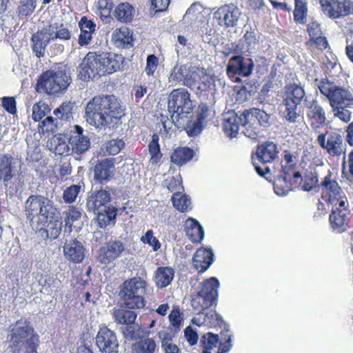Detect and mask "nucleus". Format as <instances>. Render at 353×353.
<instances>
[{"label":"nucleus","mask_w":353,"mask_h":353,"mask_svg":"<svg viewBox=\"0 0 353 353\" xmlns=\"http://www.w3.org/2000/svg\"><path fill=\"white\" fill-rule=\"evenodd\" d=\"M139 274L125 280L121 285L119 296L124 308L114 309L112 313L113 319L118 324L132 325L137 314L132 310L142 309L146 305L145 297L149 294L150 285L145 269L143 268ZM123 332L126 338L134 337V331L131 327L125 328Z\"/></svg>","instance_id":"obj_1"},{"label":"nucleus","mask_w":353,"mask_h":353,"mask_svg":"<svg viewBox=\"0 0 353 353\" xmlns=\"http://www.w3.org/2000/svg\"><path fill=\"white\" fill-rule=\"evenodd\" d=\"M125 108L114 95H97L85 107V121L97 130L113 129L121 123Z\"/></svg>","instance_id":"obj_2"},{"label":"nucleus","mask_w":353,"mask_h":353,"mask_svg":"<svg viewBox=\"0 0 353 353\" xmlns=\"http://www.w3.org/2000/svg\"><path fill=\"white\" fill-rule=\"evenodd\" d=\"M28 218L38 216L37 229L42 236L55 239L61 230L59 212L52 202L41 195H31L26 202Z\"/></svg>","instance_id":"obj_3"},{"label":"nucleus","mask_w":353,"mask_h":353,"mask_svg":"<svg viewBox=\"0 0 353 353\" xmlns=\"http://www.w3.org/2000/svg\"><path fill=\"white\" fill-rule=\"evenodd\" d=\"M269 119V114L258 108L245 110L240 116L232 110L225 114L223 129L228 137L233 138L237 135L241 125L245 128L246 137L257 140L263 137V131L268 127Z\"/></svg>","instance_id":"obj_4"},{"label":"nucleus","mask_w":353,"mask_h":353,"mask_svg":"<svg viewBox=\"0 0 353 353\" xmlns=\"http://www.w3.org/2000/svg\"><path fill=\"white\" fill-rule=\"evenodd\" d=\"M220 283L216 277L204 279L200 283V289L193 295L191 305L194 312L202 315L203 321L197 325L205 324L211 327H221L223 323V318L215 310L205 313L209 308H215L219 298Z\"/></svg>","instance_id":"obj_5"},{"label":"nucleus","mask_w":353,"mask_h":353,"mask_svg":"<svg viewBox=\"0 0 353 353\" xmlns=\"http://www.w3.org/2000/svg\"><path fill=\"white\" fill-rule=\"evenodd\" d=\"M8 337L13 353H37L39 336L28 318L21 317L11 325Z\"/></svg>","instance_id":"obj_6"},{"label":"nucleus","mask_w":353,"mask_h":353,"mask_svg":"<svg viewBox=\"0 0 353 353\" xmlns=\"http://www.w3.org/2000/svg\"><path fill=\"white\" fill-rule=\"evenodd\" d=\"M71 81L70 72L65 68L47 70L39 76L35 90L49 96H59L67 90Z\"/></svg>","instance_id":"obj_7"},{"label":"nucleus","mask_w":353,"mask_h":353,"mask_svg":"<svg viewBox=\"0 0 353 353\" xmlns=\"http://www.w3.org/2000/svg\"><path fill=\"white\" fill-rule=\"evenodd\" d=\"M321 94L328 100L331 108L337 106L353 107V91L348 88L336 85L334 82L324 78L318 83Z\"/></svg>","instance_id":"obj_8"},{"label":"nucleus","mask_w":353,"mask_h":353,"mask_svg":"<svg viewBox=\"0 0 353 353\" xmlns=\"http://www.w3.org/2000/svg\"><path fill=\"white\" fill-rule=\"evenodd\" d=\"M305 97V92L301 85L293 83L285 86L282 101L284 107L283 117L288 122L295 123L299 121L301 115L298 112V106Z\"/></svg>","instance_id":"obj_9"},{"label":"nucleus","mask_w":353,"mask_h":353,"mask_svg":"<svg viewBox=\"0 0 353 353\" xmlns=\"http://www.w3.org/2000/svg\"><path fill=\"white\" fill-rule=\"evenodd\" d=\"M195 105L190 98V93L186 88L174 89L168 95V110L172 114L173 121L179 122L180 119L187 117L194 109Z\"/></svg>","instance_id":"obj_10"},{"label":"nucleus","mask_w":353,"mask_h":353,"mask_svg":"<svg viewBox=\"0 0 353 353\" xmlns=\"http://www.w3.org/2000/svg\"><path fill=\"white\" fill-rule=\"evenodd\" d=\"M279 150L276 143L265 141L256 147L252 154V162L256 173L263 177L270 172L268 163H272L277 157Z\"/></svg>","instance_id":"obj_11"},{"label":"nucleus","mask_w":353,"mask_h":353,"mask_svg":"<svg viewBox=\"0 0 353 353\" xmlns=\"http://www.w3.org/2000/svg\"><path fill=\"white\" fill-rule=\"evenodd\" d=\"M321 198L327 204L336 205L345 193L337 180V174L328 170L319 185Z\"/></svg>","instance_id":"obj_12"},{"label":"nucleus","mask_w":353,"mask_h":353,"mask_svg":"<svg viewBox=\"0 0 353 353\" xmlns=\"http://www.w3.org/2000/svg\"><path fill=\"white\" fill-rule=\"evenodd\" d=\"M97 76H104L101 53L89 52L79 65L78 78L83 81H88Z\"/></svg>","instance_id":"obj_13"},{"label":"nucleus","mask_w":353,"mask_h":353,"mask_svg":"<svg viewBox=\"0 0 353 353\" xmlns=\"http://www.w3.org/2000/svg\"><path fill=\"white\" fill-rule=\"evenodd\" d=\"M316 141L320 147L331 157H338L345 153L343 138L337 132L326 131L319 134Z\"/></svg>","instance_id":"obj_14"},{"label":"nucleus","mask_w":353,"mask_h":353,"mask_svg":"<svg viewBox=\"0 0 353 353\" xmlns=\"http://www.w3.org/2000/svg\"><path fill=\"white\" fill-rule=\"evenodd\" d=\"M305 108L307 122L313 131L319 132L327 125L326 111L317 100L308 101L305 103Z\"/></svg>","instance_id":"obj_15"},{"label":"nucleus","mask_w":353,"mask_h":353,"mask_svg":"<svg viewBox=\"0 0 353 353\" xmlns=\"http://www.w3.org/2000/svg\"><path fill=\"white\" fill-rule=\"evenodd\" d=\"M254 68V63L251 58L245 59L242 55H235L229 59L226 72L230 78L236 75L248 77L252 74Z\"/></svg>","instance_id":"obj_16"},{"label":"nucleus","mask_w":353,"mask_h":353,"mask_svg":"<svg viewBox=\"0 0 353 353\" xmlns=\"http://www.w3.org/2000/svg\"><path fill=\"white\" fill-rule=\"evenodd\" d=\"M324 13L337 19L353 13V2L350 0H319Z\"/></svg>","instance_id":"obj_17"},{"label":"nucleus","mask_w":353,"mask_h":353,"mask_svg":"<svg viewBox=\"0 0 353 353\" xmlns=\"http://www.w3.org/2000/svg\"><path fill=\"white\" fill-rule=\"evenodd\" d=\"M209 107L205 103H200L195 112V115L191 116L184 125V130L190 137L198 136L204 128L205 119L208 116Z\"/></svg>","instance_id":"obj_18"},{"label":"nucleus","mask_w":353,"mask_h":353,"mask_svg":"<svg viewBox=\"0 0 353 353\" xmlns=\"http://www.w3.org/2000/svg\"><path fill=\"white\" fill-rule=\"evenodd\" d=\"M95 340L101 353H119V342L116 334L107 326L99 328Z\"/></svg>","instance_id":"obj_19"},{"label":"nucleus","mask_w":353,"mask_h":353,"mask_svg":"<svg viewBox=\"0 0 353 353\" xmlns=\"http://www.w3.org/2000/svg\"><path fill=\"white\" fill-rule=\"evenodd\" d=\"M241 12L234 3H227L221 6L214 12V17L220 26L226 28L234 27L237 25Z\"/></svg>","instance_id":"obj_20"},{"label":"nucleus","mask_w":353,"mask_h":353,"mask_svg":"<svg viewBox=\"0 0 353 353\" xmlns=\"http://www.w3.org/2000/svg\"><path fill=\"white\" fill-rule=\"evenodd\" d=\"M71 154L81 155L90 147V140L88 136L83 135V129L79 125L74 126L69 137Z\"/></svg>","instance_id":"obj_21"},{"label":"nucleus","mask_w":353,"mask_h":353,"mask_svg":"<svg viewBox=\"0 0 353 353\" xmlns=\"http://www.w3.org/2000/svg\"><path fill=\"white\" fill-rule=\"evenodd\" d=\"M124 250V244L121 241H110L99 249V261L108 265L118 259Z\"/></svg>","instance_id":"obj_22"},{"label":"nucleus","mask_w":353,"mask_h":353,"mask_svg":"<svg viewBox=\"0 0 353 353\" xmlns=\"http://www.w3.org/2000/svg\"><path fill=\"white\" fill-rule=\"evenodd\" d=\"M114 159L107 158L99 161L94 167V178L99 183L109 181L113 176Z\"/></svg>","instance_id":"obj_23"},{"label":"nucleus","mask_w":353,"mask_h":353,"mask_svg":"<svg viewBox=\"0 0 353 353\" xmlns=\"http://www.w3.org/2000/svg\"><path fill=\"white\" fill-rule=\"evenodd\" d=\"M214 261V253L210 248H199L192 257V265L199 274L205 272Z\"/></svg>","instance_id":"obj_24"},{"label":"nucleus","mask_w":353,"mask_h":353,"mask_svg":"<svg viewBox=\"0 0 353 353\" xmlns=\"http://www.w3.org/2000/svg\"><path fill=\"white\" fill-rule=\"evenodd\" d=\"M101 60L104 75L120 70L124 63V58L121 54L112 52L101 53Z\"/></svg>","instance_id":"obj_25"},{"label":"nucleus","mask_w":353,"mask_h":353,"mask_svg":"<svg viewBox=\"0 0 353 353\" xmlns=\"http://www.w3.org/2000/svg\"><path fill=\"white\" fill-rule=\"evenodd\" d=\"M63 253L68 261L74 263H79L83 261L85 257V248L80 241L73 239L65 244Z\"/></svg>","instance_id":"obj_26"},{"label":"nucleus","mask_w":353,"mask_h":353,"mask_svg":"<svg viewBox=\"0 0 353 353\" xmlns=\"http://www.w3.org/2000/svg\"><path fill=\"white\" fill-rule=\"evenodd\" d=\"M184 231L186 236L193 243H201L204 237V230L199 222L189 217L184 223Z\"/></svg>","instance_id":"obj_27"},{"label":"nucleus","mask_w":353,"mask_h":353,"mask_svg":"<svg viewBox=\"0 0 353 353\" xmlns=\"http://www.w3.org/2000/svg\"><path fill=\"white\" fill-rule=\"evenodd\" d=\"M48 29L43 28L41 30H38L32 36V51L38 58L44 56L46 47L51 41L50 36L48 35Z\"/></svg>","instance_id":"obj_28"},{"label":"nucleus","mask_w":353,"mask_h":353,"mask_svg":"<svg viewBox=\"0 0 353 353\" xmlns=\"http://www.w3.org/2000/svg\"><path fill=\"white\" fill-rule=\"evenodd\" d=\"M111 200L110 194L105 190H100L92 194L87 201V207L90 211L96 213L101 207H107Z\"/></svg>","instance_id":"obj_29"},{"label":"nucleus","mask_w":353,"mask_h":353,"mask_svg":"<svg viewBox=\"0 0 353 353\" xmlns=\"http://www.w3.org/2000/svg\"><path fill=\"white\" fill-rule=\"evenodd\" d=\"M195 152L188 146H179L175 148L170 154V161L174 165L181 167L190 161Z\"/></svg>","instance_id":"obj_30"},{"label":"nucleus","mask_w":353,"mask_h":353,"mask_svg":"<svg viewBox=\"0 0 353 353\" xmlns=\"http://www.w3.org/2000/svg\"><path fill=\"white\" fill-rule=\"evenodd\" d=\"M112 40L118 47L128 48L132 46V32L127 27L116 28L112 35Z\"/></svg>","instance_id":"obj_31"},{"label":"nucleus","mask_w":353,"mask_h":353,"mask_svg":"<svg viewBox=\"0 0 353 353\" xmlns=\"http://www.w3.org/2000/svg\"><path fill=\"white\" fill-rule=\"evenodd\" d=\"M134 8L128 2L119 3L113 12L115 19L123 23H130L134 18Z\"/></svg>","instance_id":"obj_32"},{"label":"nucleus","mask_w":353,"mask_h":353,"mask_svg":"<svg viewBox=\"0 0 353 353\" xmlns=\"http://www.w3.org/2000/svg\"><path fill=\"white\" fill-rule=\"evenodd\" d=\"M329 221L332 228L339 232L345 230L347 222V213L339 210L338 208L333 209L330 214Z\"/></svg>","instance_id":"obj_33"},{"label":"nucleus","mask_w":353,"mask_h":353,"mask_svg":"<svg viewBox=\"0 0 353 353\" xmlns=\"http://www.w3.org/2000/svg\"><path fill=\"white\" fill-rule=\"evenodd\" d=\"M13 158L9 154L0 157V180H2L6 186L14 176L12 166Z\"/></svg>","instance_id":"obj_34"},{"label":"nucleus","mask_w":353,"mask_h":353,"mask_svg":"<svg viewBox=\"0 0 353 353\" xmlns=\"http://www.w3.org/2000/svg\"><path fill=\"white\" fill-rule=\"evenodd\" d=\"M174 276V270L169 267H159L155 274V283L158 288H163L170 285Z\"/></svg>","instance_id":"obj_35"},{"label":"nucleus","mask_w":353,"mask_h":353,"mask_svg":"<svg viewBox=\"0 0 353 353\" xmlns=\"http://www.w3.org/2000/svg\"><path fill=\"white\" fill-rule=\"evenodd\" d=\"M148 151L150 154V163L152 165L159 164L163 157L159 144V136L154 133L152 136V140L148 144Z\"/></svg>","instance_id":"obj_36"},{"label":"nucleus","mask_w":353,"mask_h":353,"mask_svg":"<svg viewBox=\"0 0 353 353\" xmlns=\"http://www.w3.org/2000/svg\"><path fill=\"white\" fill-rule=\"evenodd\" d=\"M97 220L100 228H105L107 225L114 223L117 216V209L113 206L105 207L103 211L98 210Z\"/></svg>","instance_id":"obj_37"},{"label":"nucleus","mask_w":353,"mask_h":353,"mask_svg":"<svg viewBox=\"0 0 353 353\" xmlns=\"http://www.w3.org/2000/svg\"><path fill=\"white\" fill-rule=\"evenodd\" d=\"M50 150L55 154L58 155H68L69 152L71 151L70 145L66 143L65 140L61 137H54L48 143Z\"/></svg>","instance_id":"obj_38"},{"label":"nucleus","mask_w":353,"mask_h":353,"mask_svg":"<svg viewBox=\"0 0 353 353\" xmlns=\"http://www.w3.org/2000/svg\"><path fill=\"white\" fill-rule=\"evenodd\" d=\"M301 179L300 185L303 190L310 192L315 188H319V175L316 171H307Z\"/></svg>","instance_id":"obj_39"},{"label":"nucleus","mask_w":353,"mask_h":353,"mask_svg":"<svg viewBox=\"0 0 353 353\" xmlns=\"http://www.w3.org/2000/svg\"><path fill=\"white\" fill-rule=\"evenodd\" d=\"M132 348L134 353H154L157 344L151 338L140 339L133 343Z\"/></svg>","instance_id":"obj_40"},{"label":"nucleus","mask_w":353,"mask_h":353,"mask_svg":"<svg viewBox=\"0 0 353 353\" xmlns=\"http://www.w3.org/2000/svg\"><path fill=\"white\" fill-rule=\"evenodd\" d=\"M48 29V35L51 40L59 39L61 40H69L71 38L70 31L63 24L50 25Z\"/></svg>","instance_id":"obj_41"},{"label":"nucleus","mask_w":353,"mask_h":353,"mask_svg":"<svg viewBox=\"0 0 353 353\" xmlns=\"http://www.w3.org/2000/svg\"><path fill=\"white\" fill-rule=\"evenodd\" d=\"M171 201L174 208L181 212H187L191 209L190 198L181 192L173 194Z\"/></svg>","instance_id":"obj_42"},{"label":"nucleus","mask_w":353,"mask_h":353,"mask_svg":"<svg viewBox=\"0 0 353 353\" xmlns=\"http://www.w3.org/2000/svg\"><path fill=\"white\" fill-rule=\"evenodd\" d=\"M219 342L218 334L208 332L204 334L201 339L202 353H211V350L216 348Z\"/></svg>","instance_id":"obj_43"},{"label":"nucleus","mask_w":353,"mask_h":353,"mask_svg":"<svg viewBox=\"0 0 353 353\" xmlns=\"http://www.w3.org/2000/svg\"><path fill=\"white\" fill-rule=\"evenodd\" d=\"M281 176L285 181L290 183H296L301 178L300 172L296 170V165H282Z\"/></svg>","instance_id":"obj_44"},{"label":"nucleus","mask_w":353,"mask_h":353,"mask_svg":"<svg viewBox=\"0 0 353 353\" xmlns=\"http://www.w3.org/2000/svg\"><path fill=\"white\" fill-rule=\"evenodd\" d=\"M294 19L299 23H305L307 8L305 0H294Z\"/></svg>","instance_id":"obj_45"},{"label":"nucleus","mask_w":353,"mask_h":353,"mask_svg":"<svg viewBox=\"0 0 353 353\" xmlns=\"http://www.w3.org/2000/svg\"><path fill=\"white\" fill-rule=\"evenodd\" d=\"M39 132L41 134L54 133L57 129V120L54 117H47L39 125Z\"/></svg>","instance_id":"obj_46"},{"label":"nucleus","mask_w":353,"mask_h":353,"mask_svg":"<svg viewBox=\"0 0 353 353\" xmlns=\"http://www.w3.org/2000/svg\"><path fill=\"white\" fill-rule=\"evenodd\" d=\"M65 214L64 221L65 226L70 230L74 221L79 220L81 217V212L76 206H69L68 209L63 212Z\"/></svg>","instance_id":"obj_47"},{"label":"nucleus","mask_w":353,"mask_h":353,"mask_svg":"<svg viewBox=\"0 0 353 353\" xmlns=\"http://www.w3.org/2000/svg\"><path fill=\"white\" fill-rule=\"evenodd\" d=\"M36 2L34 0H21L18 6V15L20 18L30 16L34 10Z\"/></svg>","instance_id":"obj_48"},{"label":"nucleus","mask_w":353,"mask_h":353,"mask_svg":"<svg viewBox=\"0 0 353 353\" xmlns=\"http://www.w3.org/2000/svg\"><path fill=\"white\" fill-rule=\"evenodd\" d=\"M307 48L314 52L316 50L323 51L325 50L328 46V42L325 37H318L316 38H311L306 43Z\"/></svg>","instance_id":"obj_49"},{"label":"nucleus","mask_w":353,"mask_h":353,"mask_svg":"<svg viewBox=\"0 0 353 353\" xmlns=\"http://www.w3.org/2000/svg\"><path fill=\"white\" fill-rule=\"evenodd\" d=\"M97 8L100 18L102 20L108 19L110 17L113 9V2L112 0H99Z\"/></svg>","instance_id":"obj_50"},{"label":"nucleus","mask_w":353,"mask_h":353,"mask_svg":"<svg viewBox=\"0 0 353 353\" xmlns=\"http://www.w3.org/2000/svg\"><path fill=\"white\" fill-rule=\"evenodd\" d=\"M163 185L166 187L170 192H173V194H175V192H181L183 190L181 176L178 178L171 176L165 179L163 181Z\"/></svg>","instance_id":"obj_51"},{"label":"nucleus","mask_w":353,"mask_h":353,"mask_svg":"<svg viewBox=\"0 0 353 353\" xmlns=\"http://www.w3.org/2000/svg\"><path fill=\"white\" fill-rule=\"evenodd\" d=\"M50 110L48 105L43 102L39 101L32 107V119L34 121L41 120Z\"/></svg>","instance_id":"obj_52"},{"label":"nucleus","mask_w":353,"mask_h":353,"mask_svg":"<svg viewBox=\"0 0 353 353\" xmlns=\"http://www.w3.org/2000/svg\"><path fill=\"white\" fill-rule=\"evenodd\" d=\"M352 107L337 106L332 108L334 117L344 123H349L352 118V112L348 110Z\"/></svg>","instance_id":"obj_53"},{"label":"nucleus","mask_w":353,"mask_h":353,"mask_svg":"<svg viewBox=\"0 0 353 353\" xmlns=\"http://www.w3.org/2000/svg\"><path fill=\"white\" fill-rule=\"evenodd\" d=\"M81 186L78 185H72L67 188L63 192V199L67 203H71L75 201L80 192Z\"/></svg>","instance_id":"obj_54"},{"label":"nucleus","mask_w":353,"mask_h":353,"mask_svg":"<svg viewBox=\"0 0 353 353\" xmlns=\"http://www.w3.org/2000/svg\"><path fill=\"white\" fill-rule=\"evenodd\" d=\"M141 241L143 243L148 244L149 245L152 246L153 250L155 252L159 250L161 245L157 238L154 236L153 231L152 230H148L145 235L141 236Z\"/></svg>","instance_id":"obj_55"},{"label":"nucleus","mask_w":353,"mask_h":353,"mask_svg":"<svg viewBox=\"0 0 353 353\" xmlns=\"http://www.w3.org/2000/svg\"><path fill=\"white\" fill-rule=\"evenodd\" d=\"M125 146V143L122 139H111L106 144V152L110 155H116Z\"/></svg>","instance_id":"obj_56"},{"label":"nucleus","mask_w":353,"mask_h":353,"mask_svg":"<svg viewBox=\"0 0 353 353\" xmlns=\"http://www.w3.org/2000/svg\"><path fill=\"white\" fill-rule=\"evenodd\" d=\"M2 107L10 114L17 113V103L13 97H3L1 98Z\"/></svg>","instance_id":"obj_57"},{"label":"nucleus","mask_w":353,"mask_h":353,"mask_svg":"<svg viewBox=\"0 0 353 353\" xmlns=\"http://www.w3.org/2000/svg\"><path fill=\"white\" fill-rule=\"evenodd\" d=\"M159 59L154 54H150L147 57L145 72L148 76H152L157 68Z\"/></svg>","instance_id":"obj_58"},{"label":"nucleus","mask_w":353,"mask_h":353,"mask_svg":"<svg viewBox=\"0 0 353 353\" xmlns=\"http://www.w3.org/2000/svg\"><path fill=\"white\" fill-rule=\"evenodd\" d=\"M161 347L164 353H181L179 347L172 343L170 339H163L161 341Z\"/></svg>","instance_id":"obj_59"},{"label":"nucleus","mask_w":353,"mask_h":353,"mask_svg":"<svg viewBox=\"0 0 353 353\" xmlns=\"http://www.w3.org/2000/svg\"><path fill=\"white\" fill-rule=\"evenodd\" d=\"M151 7L155 12H163L168 8L170 0H150Z\"/></svg>","instance_id":"obj_60"},{"label":"nucleus","mask_w":353,"mask_h":353,"mask_svg":"<svg viewBox=\"0 0 353 353\" xmlns=\"http://www.w3.org/2000/svg\"><path fill=\"white\" fill-rule=\"evenodd\" d=\"M185 336L190 345H196L198 342V334L190 326L185 330Z\"/></svg>","instance_id":"obj_61"},{"label":"nucleus","mask_w":353,"mask_h":353,"mask_svg":"<svg viewBox=\"0 0 353 353\" xmlns=\"http://www.w3.org/2000/svg\"><path fill=\"white\" fill-rule=\"evenodd\" d=\"M94 32L88 31L87 30H81L79 37V44L81 46L88 45L92 39V34Z\"/></svg>","instance_id":"obj_62"},{"label":"nucleus","mask_w":353,"mask_h":353,"mask_svg":"<svg viewBox=\"0 0 353 353\" xmlns=\"http://www.w3.org/2000/svg\"><path fill=\"white\" fill-rule=\"evenodd\" d=\"M79 26L81 30H87L88 31L94 32L96 25L91 20L88 19L86 17H83L79 23Z\"/></svg>","instance_id":"obj_63"},{"label":"nucleus","mask_w":353,"mask_h":353,"mask_svg":"<svg viewBox=\"0 0 353 353\" xmlns=\"http://www.w3.org/2000/svg\"><path fill=\"white\" fill-rule=\"evenodd\" d=\"M345 133V141L350 146L353 147V121L346 127Z\"/></svg>","instance_id":"obj_64"}]
</instances>
